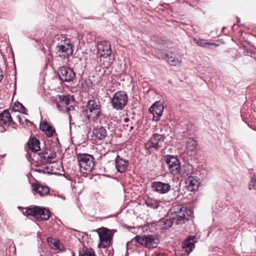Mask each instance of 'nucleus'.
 <instances>
[{"label":"nucleus","instance_id":"obj_1","mask_svg":"<svg viewBox=\"0 0 256 256\" xmlns=\"http://www.w3.org/2000/svg\"><path fill=\"white\" fill-rule=\"evenodd\" d=\"M22 214L30 219H34L38 221L46 220L50 217V212L44 208L36 206H30L29 208H23Z\"/></svg>","mask_w":256,"mask_h":256},{"label":"nucleus","instance_id":"obj_2","mask_svg":"<svg viewBox=\"0 0 256 256\" xmlns=\"http://www.w3.org/2000/svg\"><path fill=\"white\" fill-rule=\"evenodd\" d=\"M169 213L172 216V218L176 222V224L184 222L185 220H188L192 214V212L181 204L174 206L170 210Z\"/></svg>","mask_w":256,"mask_h":256},{"label":"nucleus","instance_id":"obj_3","mask_svg":"<svg viewBox=\"0 0 256 256\" xmlns=\"http://www.w3.org/2000/svg\"><path fill=\"white\" fill-rule=\"evenodd\" d=\"M54 102L58 110L63 112H70L74 108V101L68 96L58 95L55 97Z\"/></svg>","mask_w":256,"mask_h":256},{"label":"nucleus","instance_id":"obj_4","mask_svg":"<svg viewBox=\"0 0 256 256\" xmlns=\"http://www.w3.org/2000/svg\"><path fill=\"white\" fill-rule=\"evenodd\" d=\"M56 56L62 59H68L72 55L73 46L68 40L61 41L56 46Z\"/></svg>","mask_w":256,"mask_h":256},{"label":"nucleus","instance_id":"obj_5","mask_svg":"<svg viewBox=\"0 0 256 256\" xmlns=\"http://www.w3.org/2000/svg\"><path fill=\"white\" fill-rule=\"evenodd\" d=\"M94 158L90 154H79L78 155L80 169L84 172H91L94 166Z\"/></svg>","mask_w":256,"mask_h":256},{"label":"nucleus","instance_id":"obj_6","mask_svg":"<svg viewBox=\"0 0 256 256\" xmlns=\"http://www.w3.org/2000/svg\"><path fill=\"white\" fill-rule=\"evenodd\" d=\"M101 106L98 101L90 100L86 106V112L89 120L96 121L101 116Z\"/></svg>","mask_w":256,"mask_h":256},{"label":"nucleus","instance_id":"obj_7","mask_svg":"<svg viewBox=\"0 0 256 256\" xmlns=\"http://www.w3.org/2000/svg\"><path fill=\"white\" fill-rule=\"evenodd\" d=\"M142 244L143 246L147 248H157L160 242L159 238L156 236L148 235L142 236H136L132 240Z\"/></svg>","mask_w":256,"mask_h":256},{"label":"nucleus","instance_id":"obj_8","mask_svg":"<svg viewBox=\"0 0 256 256\" xmlns=\"http://www.w3.org/2000/svg\"><path fill=\"white\" fill-rule=\"evenodd\" d=\"M128 101V97L126 93L123 91H118L114 94L110 102L114 108L120 110L124 108Z\"/></svg>","mask_w":256,"mask_h":256},{"label":"nucleus","instance_id":"obj_9","mask_svg":"<svg viewBox=\"0 0 256 256\" xmlns=\"http://www.w3.org/2000/svg\"><path fill=\"white\" fill-rule=\"evenodd\" d=\"M100 243L98 245L100 248H106L109 247L112 241V232L106 228L98 230V232Z\"/></svg>","mask_w":256,"mask_h":256},{"label":"nucleus","instance_id":"obj_10","mask_svg":"<svg viewBox=\"0 0 256 256\" xmlns=\"http://www.w3.org/2000/svg\"><path fill=\"white\" fill-rule=\"evenodd\" d=\"M166 160L168 165L170 172L172 174L176 175L180 173V163L177 158L169 155L166 156Z\"/></svg>","mask_w":256,"mask_h":256},{"label":"nucleus","instance_id":"obj_11","mask_svg":"<svg viewBox=\"0 0 256 256\" xmlns=\"http://www.w3.org/2000/svg\"><path fill=\"white\" fill-rule=\"evenodd\" d=\"M164 137L163 135L155 134L146 144V148L148 150L154 148L158 150L161 148L164 143Z\"/></svg>","mask_w":256,"mask_h":256},{"label":"nucleus","instance_id":"obj_12","mask_svg":"<svg viewBox=\"0 0 256 256\" xmlns=\"http://www.w3.org/2000/svg\"><path fill=\"white\" fill-rule=\"evenodd\" d=\"M58 74L62 80L66 82L72 81L76 77L75 73L73 70L66 66L60 67L58 70Z\"/></svg>","mask_w":256,"mask_h":256},{"label":"nucleus","instance_id":"obj_13","mask_svg":"<svg viewBox=\"0 0 256 256\" xmlns=\"http://www.w3.org/2000/svg\"><path fill=\"white\" fill-rule=\"evenodd\" d=\"M110 44L107 41H102L98 44V56L107 58L111 55Z\"/></svg>","mask_w":256,"mask_h":256},{"label":"nucleus","instance_id":"obj_14","mask_svg":"<svg viewBox=\"0 0 256 256\" xmlns=\"http://www.w3.org/2000/svg\"><path fill=\"white\" fill-rule=\"evenodd\" d=\"M164 106L160 101L155 102L150 108L149 111L153 115V120L158 122L162 116Z\"/></svg>","mask_w":256,"mask_h":256},{"label":"nucleus","instance_id":"obj_15","mask_svg":"<svg viewBox=\"0 0 256 256\" xmlns=\"http://www.w3.org/2000/svg\"><path fill=\"white\" fill-rule=\"evenodd\" d=\"M152 190L160 194H165L171 190V186L168 183L161 182H154L152 183Z\"/></svg>","mask_w":256,"mask_h":256},{"label":"nucleus","instance_id":"obj_16","mask_svg":"<svg viewBox=\"0 0 256 256\" xmlns=\"http://www.w3.org/2000/svg\"><path fill=\"white\" fill-rule=\"evenodd\" d=\"M160 56L162 58H166L168 63L171 66H180L181 64L182 58L176 56L174 53L170 52L164 54L163 53L161 54V52H160Z\"/></svg>","mask_w":256,"mask_h":256},{"label":"nucleus","instance_id":"obj_17","mask_svg":"<svg viewBox=\"0 0 256 256\" xmlns=\"http://www.w3.org/2000/svg\"><path fill=\"white\" fill-rule=\"evenodd\" d=\"M114 162L117 171L120 173L126 170L129 163L128 160L122 158L118 155L116 157Z\"/></svg>","mask_w":256,"mask_h":256},{"label":"nucleus","instance_id":"obj_18","mask_svg":"<svg viewBox=\"0 0 256 256\" xmlns=\"http://www.w3.org/2000/svg\"><path fill=\"white\" fill-rule=\"evenodd\" d=\"M196 242V238L194 236H188L183 242V250L188 254H190L194 248V244Z\"/></svg>","mask_w":256,"mask_h":256},{"label":"nucleus","instance_id":"obj_19","mask_svg":"<svg viewBox=\"0 0 256 256\" xmlns=\"http://www.w3.org/2000/svg\"><path fill=\"white\" fill-rule=\"evenodd\" d=\"M199 179L194 176H188L186 180L188 188L191 192L196 191L200 186Z\"/></svg>","mask_w":256,"mask_h":256},{"label":"nucleus","instance_id":"obj_20","mask_svg":"<svg viewBox=\"0 0 256 256\" xmlns=\"http://www.w3.org/2000/svg\"><path fill=\"white\" fill-rule=\"evenodd\" d=\"M32 190L36 194L40 196H44L48 195L50 192L49 188L39 183H34L32 184Z\"/></svg>","mask_w":256,"mask_h":256},{"label":"nucleus","instance_id":"obj_21","mask_svg":"<svg viewBox=\"0 0 256 256\" xmlns=\"http://www.w3.org/2000/svg\"><path fill=\"white\" fill-rule=\"evenodd\" d=\"M106 130L102 126H97L92 130V137L94 140H102L106 136Z\"/></svg>","mask_w":256,"mask_h":256},{"label":"nucleus","instance_id":"obj_22","mask_svg":"<svg viewBox=\"0 0 256 256\" xmlns=\"http://www.w3.org/2000/svg\"><path fill=\"white\" fill-rule=\"evenodd\" d=\"M12 122L14 123L12 116L8 110H4L0 114V124L9 126Z\"/></svg>","mask_w":256,"mask_h":256},{"label":"nucleus","instance_id":"obj_23","mask_svg":"<svg viewBox=\"0 0 256 256\" xmlns=\"http://www.w3.org/2000/svg\"><path fill=\"white\" fill-rule=\"evenodd\" d=\"M47 241L52 248L58 250L59 252H63L64 250L63 244L59 240L53 239L51 237H48L47 238Z\"/></svg>","mask_w":256,"mask_h":256},{"label":"nucleus","instance_id":"obj_24","mask_svg":"<svg viewBox=\"0 0 256 256\" xmlns=\"http://www.w3.org/2000/svg\"><path fill=\"white\" fill-rule=\"evenodd\" d=\"M174 224H176V222L174 219L172 218V216L168 212V215L161 219L160 221V225L162 226V228L167 229L171 227Z\"/></svg>","mask_w":256,"mask_h":256},{"label":"nucleus","instance_id":"obj_25","mask_svg":"<svg viewBox=\"0 0 256 256\" xmlns=\"http://www.w3.org/2000/svg\"><path fill=\"white\" fill-rule=\"evenodd\" d=\"M40 129L45 132L46 136L51 137L55 132L54 128L47 122L41 124L40 126Z\"/></svg>","mask_w":256,"mask_h":256},{"label":"nucleus","instance_id":"obj_26","mask_svg":"<svg viewBox=\"0 0 256 256\" xmlns=\"http://www.w3.org/2000/svg\"><path fill=\"white\" fill-rule=\"evenodd\" d=\"M40 141L36 138H32L28 142V148L33 152H36L40 150Z\"/></svg>","mask_w":256,"mask_h":256},{"label":"nucleus","instance_id":"obj_27","mask_svg":"<svg viewBox=\"0 0 256 256\" xmlns=\"http://www.w3.org/2000/svg\"><path fill=\"white\" fill-rule=\"evenodd\" d=\"M194 168L190 164H186L181 168L180 172L184 176H188L193 173Z\"/></svg>","mask_w":256,"mask_h":256},{"label":"nucleus","instance_id":"obj_28","mask_svg":"<svg viewBox=\"0 0 256 256\" xmlns=\"http://www.w3.org/2000/svg\"><path fill=\"white\" fill-rule=\"evenodd\" d=\"M196 148V142L192 138H188L186 140V148L190 151H194Z\"/></svg>","mask_w":256,"mask_h":256},{"label":"nucleus","instance_id":"obj_29","mask_svg":"<svg viewBox=\"0 0 256 256\" xmlns=\"http://www.w3.org/2000/svg\"><path fill=\"white\" fill-rule=\"evenodd\" d=\"M47 154L46 152H42L38 154V161H40L42 164L45 166L47 163H49L48 160H47L46 155Z\"/></svg>","mask_w":256,"mask_h":256},{"label":"nucleus","instance_id":"obj_30","mask_svg":"<svg viewBox=\"0 0 256 256\" xmlns=\"http://www.w3.org/2000/svg\"><path fill=\"white\" fill-rule=\"evenodd\" d=\"M146 205L151 208H157L158 207V203L156 200H151V199H147L145 202Z\"/></svg>","mask_w":256,"mask_h":256},{"label":"nucleus","instance_id":"obj_31","mask_svg":"<svg viewBox=\"0 0 256 256\" xmlns=\"http://www.w3.org/2000/svg\"><path fill=\"white\" fill-rule=\"evenodd\" d=\"M194 40L198 46L202 47H206L214 44L212 42H206L205 40L202 39L197 40L196 38H194Z\"/></svg>","mask_w":256,"mask_h":256},{"label":"nucleus","instance_id":"obj_32","mask_svg":"<svg viewBox=\"0 0 256 256\" xmlns=\"http://www.w3.org/2000/svg\"><path fill=\"white\" fill-rule=\"evenodd\" d=\"M12 110L14 112H20L24 113L25 108L22 104L18 102L17 103L14 104V105L12 107Z\"/></svg>","mask_w":256,"mask_h":256},{"label":"nucleus","instance_id":"obj_33","mask_svg":"<svg viewBox=\"0 0 256 256\" xmlns=\"http://www.w3.org/2000/svg\"><path fill=\"white\" fill-rule=\"evenodd\" d=\"M47 154L46 158L48 160V162H52V160L55 158L56 156V153L52 151L45 152Z\"/></svg>","mask_w":256,"mask_h":256},{"label":"nucleus","instance_id":"obj_34","mask_svg":"<svg viewBox=\"0 0 256 256\" xmlns=\"http://www.w3.org/2000/svg\"><path fill=\"white\" fill-rule=\"evenodd\" d=\"M49 168L46 166H44L40 168L38 167L36 168L35 170L40 173H50L49 170Z\"/></svg>","mask_w":256,"mask_h":256},{"label":"nucleus","instance_id":"obj_35","mask_svg":"<svg viewBox=\"0 0 256 256\" xmlns=\"http://www.w3.org/2000/svg\"><path fill=\"white\" fill-rule=\"evenodd\" d=\"M249 189L250 190H256V177L254 176L252 178L250 182Z\"/></svg>","mask_w":256,"mask_h":256},{"label":"nucleus","instance_id":"obj_36","mask_svg":"<svg viewBox=\"0 0 256 256\" xmlns=\"http://www.w3.org/2000/svg\"><path fill=\"white\" fill-rule=\"evenodd\" d=\"M79 256H96L94 252L90 251H85L82 254L80 252Z\"/></svg>","mask_w":256,"mask_h":256},{"label":"nucleus","instance_id":"obj_37","mask_svg":"<svg viewBox=\"0 0 256 256\" xmlns=\"http://www.w3.org/2000/svg\"><path fill=\"white\" fill-rule=\"evenodd\" d=\"M8 126H4L3 124H0V132H4L6 131V128Z\"/></svg>","mask_w":256,"mask_h":256},{"label":"nucleus","instance_id":"obj_38","mask_svg":"<svg viewBox=\"0 0 256 256\" xmlns=\"http://www.w3.org/2000/svg\"><path fill=\"white\" fill-rule=\"evenodd\" d=\"M154 256H165L164 254L162 252L156 253Z\"/></svg>","mask_w":256,"mask_h":256},{"label":"nucleus","instance_id":"obj_39","mask_svg":"<svg viewBox=\"0 0 256 256\" xmlns=\"http://www.w3.org/2000/svg\"><path fill=\"white\" fill-rule=\"evenodd\" d=\"M16 119L18 120V121L20 122H21L22 118H21L20 116V115H18V116H16Z\"/></svg>","mask_w":256,"mask_h":256},{"label":"nucleus","instance_id":"obj_40","mask_svg":"<svg viewBox=\"0 0 256 256\" xmlns=\"http://www.w3.org/2000/svg\"><path fill=\"white\" fill-rule=\"evenodd\" d=\"M3 78L2 72L1 70H0V82Z\"/></svg>","mask_w":256,"mask_h":256},{"label":"nucleus","instance_id":"obj_41","mask_svg":"<svg viewBox=\"0 0 256 256\" xmlns=\"http://www.w3.org/2000/svg\"><path fill=\"white\" fill-rule=\"evenodd\" d=\"M133 128H133V126H131L130 127V130H132Z\"/></svg>","mask_w":256,"mask_h":256},{"label":"nucleus","instance_id":"obj_42","mask_svg":"<svg viewBox=\"0 0 256 256\" xmlns=\"http://www.w3.org/2000/svg\"><path fill=\"white\" fill-rule=\"evenodd\" d=\"M128 118H125V121H126V122L128 121Z\"/></svg>","mask_w":256,"mask_h":256}]
</instances>
